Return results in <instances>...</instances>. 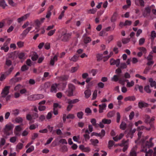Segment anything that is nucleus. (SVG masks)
Returning a JSON list of instances; mask_svg holds the SVG:
<instances>
[{
	"instance_id": "nucleus-23",
	"label": "nucleus",
	"mask_w": 156,
	"mask_h": 156,
	"mask_svg": "<svg viewBox=\"0 0 156 156\" xmlns=\"http://www.w3.org/2000/svg\"><path fill=\"white\" fill-rule=\"evenodd\" d=\"M7 6V5L4 0H0V6L5 9Z\"/></svg>"
},
{
	"instance_id": "nucleus-49",
	"label": "nucleus",
	"mask_w": 156,
	"mask_h": 156,
	"mask_svg": "<svg viewBox=\"0 0 156 156\" xmlns=\"http://www.w3.org/2000/svg\"><path fill=\"white\" fill-rule=\"evenodd\" d=\"M97 60L98 61H100L103 58V55L98 54L97 55Z\"/></svg>"
},
{
	"instance_id": "nucleus-51",
	"label": "nucleus",
	"mask_w": 156,
	"mask_h": 156,
	"mask_svg": "<svg viewBox=\"0 0 156 156\" xmlns=\"http://www.w3.org/2000/svg\"><path fill=\"white\" fill-rule=\"evenodd\" d=\"M22 129L20 125L16 126L15 128V131L20 132L22 130Z\"/></svg>"
},
{
	"instance_id": "nucleus-28",
	"label": "nucleus",
	"mask_w": 156,
	"mask_h": 156,
	"mask_svg": "<svg viewBox=\"0 0 156 156\" xmlns=\"http://www.w3.org/2000/svg\"><path fill=\"white\" fill-rule=\"evenodd\" d=\"M144 89V90L147 93L150 94L151 92V90L150 89V86L148 85L145 86Z\"/></svg>"
},
{
	"instance_id": "nucleus-9",
	"label": "nucleus",
	"mask_w": 156,
	"mask_h": 156,
	"mask_svg": "<svg viewBox=\"0 0 156 156\" xmlns=\"http://www.w3.org/2000/svg\"><path fill=\"white\" fill-rule=\"evenodd\" d=\"M33 99L34 100L41 99L44 97V95L42 94H37L32 96Z\"/></svg>"
},
{
	"instance_id": "nucleus-35",
	"label": "nucleus",
	"mask_w": 156,
	"mask_h": 156,
	"mask_svg": "<svg viewBox=\"0 0 156 156\" xmlns=\"http://www.w3.org/2000/svg\"><path fill=\"white\" fill-rule=\"evenodd\" d=\"M97 11V9L96 8H93L90 9L87 11V13L89 14H95Z\"/></svg>"
},
{
	"instance_id": "nucleus-25",
	"label": "nucleus",
	"mask_w": 156,
	"mask_h": 156,
	"mask_svg": "<svg viewBox=\"0 0 156 156\" xmlns=\"http://www.w3.org/2000/svg\"><path fill=\"white\" fill-rule=\"evenodd\" d=\"M23 144L22 143H19L16 147V151H19L23 147Z\"/></svg>"
},
{
	"instance_id": "nucleus-21",
	"label": "nucleus",
	"mask_w": 156,
	"mask_h": 156,
	"mask_svg": "<svg viewBox=\"0 0 156 156\" xmlns=\"http://www.w3.org/2000/svg\"><path fill=\"white\" fill-rule=\"evenodd\" d=\"M117 13L116 12H114L111 18V21L112 22H115L117 20Z\"/></svg>"
},
{
	"instance_id": "nucleus-50",
	"label": "nucleus",
	"mask_w": 156,
	"mask_h": 156,
	"mask_svg": "<svg viewBox=\"0 0 156 156\" xmlns=\"http://www.w3.org/2000/svg\"><path fill=\"white\" fill-rule=\"evenodd\" d=\"M19 113V111L17 109H16L14 110H13L12 111V114L15 116L17 115Z\"/></svg>"
},
{
	"instance_id": "nucleus-40",
	"label": "nucleus",
	"mask_w": 156,
	"mask_h": 156,
	"mask_svg": "<svg viewBox=\"0 0 156 156\" xmlns=\"http://www.w3.org/2000/svg\"><path fill=\"white\" fill-rule=\"evenodd\" d=\"M13 69V67H12L10 68L7 71L5 72V75L8 76L10 74Z\"/></svg>"
},
{
	"instance_id": "nucleus-59",
	"label": "nucleus",
	"mask_w": 156,
	"mask_h": 156,
	"mask_svg": "<svg viewBox=\"0 0 156 156\" xmlns=\"http://www.w3.org/2000/svg\"><path fill=\"white\" fill-rule=\"evenodd\" d=\"M56 31L55 29H54L53 30H50L48 33V36H51L52 35L55 33V31Z\"/></svg>"
},
{
	"instance_id": "nucleus-4",
	"label": "nucleus",
	"mask_w": 156,
	"mask_h": 156,
	"mask_svg": "<svg viewBox=\"0 0 156 156\" xmlns=\"http://www.w3.org/2000/svg\"><path fill=\"white\" fill-rule=\"evenodd\" d=\"M10 88L9 86H6L4 88L1 94L2 97H5L8 95L9 92Z\"/></svg>"
},
{
	"instance_id": "nucleus-63",
	"label": "nucleus",
	"mask_w": 156,
	"mask_h": 156,
	"mask_svg": "<svg viewBox=\"0 0 156 156\" xmlns=\"http://www.w3.org/2000/svg\"><path fill=\"white\" fill-rule=\"evenodd\" d=\"M5 64L6 65L8 66H9L11 65L12 62L10 60L7 59L6 60Z\"/></svg>"
},
{
	"instance_id": "nucleus-18",
	"label": "nucleus",
	"mask_w": 156,
	"mask_h": 156,
	"mask_svg": "<svg viewBox=\"0 0 156 156\" xmlns=\"http://www.w3.org/2000/svg\"><path fill=\"white\" fill-rule=\"evenodd\" d=\"M57 84L56 83L54 84L51 87V92L55 93L57 91Z\"/></svg>"
},
{
	"instance_id": "nucleus-16",
	"label": "nucleus",
	"mask_w": 156,
	"mask_h": 156,
	"mask_svg": "<svg viewBox=\"0 0 156 156\" xmlns=\"http://www.w3.org/2000/svg\"><path fill=\"white\" fill-rule=\"evenodd\" d=\"M149 82L150 83V85L151 87H154L156 88V82L154 81L152 78H150L149 79Z\"/></svg>"
},
{
	"instance_id": "nucleus-33",
	"label": "nucleus",
	"mask_w": 156,
	"mask_h": 156,
	"mask_svg": "<svg viewBox=\"0 0 156 156\" xmlns=\"http://www.w3.org/2000/svg\"><path fill=\"white\" fill-rule=\"evenodd\" d=\"M15 122L18 123H21L23 122V119L21 117H18L15 119Z\"/></svg>"
},
{
	"instance_id": "nucleus-15",
	"label": "nucleus",
	"mask_w": 156,
	"mask_h": 156,
	"mask_svg": "<svg viewBox=\"0 0 156 156\" xmlns=\"http://www.w3.org/2000/svg\"><path fill=\"white\" fill-rule=\"evenodd\" d=\"M79 56L77 55H74L73 57H69V58L71 61L73 62H76L78 60Z\"/></svg>"
},
{
	"instance_id": "nucleus-57",
	"label": "nucleus",
	"mask_w": 156,
	"mask_h": 156,
	"mask_svg": "<svg viewBox=\"0 0 156 156\" xmlns=\"http://www.w3.org/2000/svg\"><path fill=\"white\" fill-rule=\"evenodd\" d=\"M28 129V128H27L25 130L23 131V132L22 133V135L23 136H26L28 135L29 133V132L27 130Z\"/></svg>"
},
{
	"instance_id": "nucleus-53",
	"label": "nucleus",
	"mask_w": 156,
	"mask_h": 156,
	"mask_svg": "<svg viewBox=\"0 0 156 156\" xmlns=\"http://www.w3.org/2000/svg\"><path fill=\"white\" fill-rule=\"evenodd\" d=\"M130 41V38H125L122 39V41L123 44H126L128 43Z\"/></svg>"
},
{
	"instance_id": "nucleus-17",
	"label": "nucleus",
	"mask_w": 156,
	"mask_h": 156,
	"mask_svg": "<svg viewBox=\"0 0 156 156\" xmlns=\"http://www.w3.org/2000/svg\"><path fill=\"white\" fill-rule=\"evenodd\" d=\"M68 103L69 104L72 105V104H73L76 103L79 101V100L78 99H75L73 100H71L69 99L67 100Z\"/></svg>"
},
{
	"instance_id": "nucleus-60",
	"label": "nucleus",
	"mask_w": 156,
	"mask_h": 156,
	"mask_svg": "<svg viewBox=\"0 0 156 156\" xmlns=\"http://www.w3.org/2000/svg\"><path fill=\"white\" fill-rule=\"evenodd\" d=\"M151 9L150 7H147L145 8V12L147 14H149L151 12Z\"/></svg>"
},
{
	"instance_id": "nucleus-39",
	"label": "nucleus",
	"mask_w": 156,
	"mask_h": 156,
	"mask_svg": "<svg viewBox=\"0 0 156 156\" xmlns=\"http://www.w3.org/2000/svg\"><path fill=\"white\" fill-rule=\"evenodd\" d=\"M85 112L87 114V115L91 114L92 112L91 110L89 108H87L85 109Z\"/></svg>"
},
{
	"instance_id": "nucleus-47",
	"label": "nucleus",
	"mask_w": 156,
	"mask_h": 156,
	"mask_svg": "<svg viewBox=\"0 0 156 156\" xmlns=\"http://www.w3.org/2000/svg\"><path fill=\"white\" fill-rule=\"evenodd\" d=\"M90 122L93 126H95V127H97V124H96V120L95 119H91L90 121Z\"/></svg>"
},
{
	"instance_id": "nucleus-34",
	"label": "nucleus",
	"mask_w": 156,
	"mask_h": 156,
	"mask_svg": "<svg viewBox=\"0 0 156 156\" xmlns=\"http://www.w3.org/2000/svg\"><path fill=\"white\" fill-rule=\"evenodd\" d=\"M83 114H84L82 112H79L77 113V116L79 119H82L83 118Z\"/></svg>"
},
{
	"instance_id": "nucleus-54",
	"label": "nucleus",
	"mask_w": 156,
	"mask_h": 156,
	"mask_svg": "<svg viewBox=\"0 0 156 156\" xmlns=\"http://www.w3.org/2000/svg\"><path fill=\"white\" fill-rule=\"evenodd\" d=\"M5 26V20H2L0 22V28H3Z\"/></svg>"
},
{
	"instance_id": "nucleus-32",
	"label": "nucleus",
	"mask_w": 156,
	"mask_h": 156,
	"mask_svg": "<svg viewBox=\"0 0 156 156\" xmlns=\"http://www.w3.org/2000/svg\"><path fill=\"white\" fill-rule=\"evenodd\" d=\"M102 122L104 124H109L111 123V121L109 119H104L102 120Z\"/></svg>"
},
{
	"instance_id": "nucleus-7",
	"label": "nucleus",
	"mask_w": 156,
	"mask_h": 156,
	"mask_svg": "<svg viewBox=\"0 0 156 156\" xmlns=\"http://www.w3.org/2000/svg\"><path fill=\"white\" fill-rule=\"evenodd\" d=\"M30 16V13H27L23 16L18 18L17 20V22L19 23H20L21 22L26 20Z\"/></svg>"
},
{
	"instance_id": "nucleus-22",
	"label": "nucleus",
	"mask_w": 156,
	"mask_h": 156,
	"mask_svg": "<svg viewBox=\"0 0 156 156\" xmlns=\"http://www.w3.org/2000/svg\"><path fill=\"white\" fill-rule=\"evenodd\" d=\"M93 131V127L92 125H88V130L86 129L85 131V133H90Z\"/></svg>"
},
{
	"instance_id": "nucleus-52",
	"label": "nucleus",
	"mask_w": 156,
	"mask_h": 156,
	"mask_svg": "<svg viewBox=\"0 0 156 156\" xmlns=\"http://www.w3.org/2000/svg\"><path fill=\"white\" fill-rule=\"evenodd\" d=\"M46 108V107L44 105H40L38 107V110L40 111H44Z\"/></svg>"
},
{
	"instance_id": "nucleus-13",
	"label": "nucleus",
	"mask_w": 156,
	"mask_h": 156,
	"mask_svg": "<svg viewBox=\"0 0 156 156\" xmlns=\"http://www.w3.org/2000/svg\"><path fill=\"white\" fill-rule=\"evenodd\" d=\"M106 107V105L105 103H103L101 105H99V112L100 113H101L103 112V110H105Z\"/></svg>"
},
{
	"instance_id": "nucleus-2",
	"label": "nucleus",
	"mask_w": 156,
	"mask_h": 156,
	"mask_svg": "<svg viewBox=\"0 0 156 156\" xmlns=\"http://www.w3.org/2000/svg\"><path fill=\"white\" fill-rule=\"evenodd\" d=\"M71 36V35L67 33V31L65 30V32H62L61 34V36H59L57 39V40L61 39L63 41L66 42L67 41Z\"/></svg>"
},
{
	"instance_id": "nucleus-27",
	"label": "nucleus",
	"mask_w": 156,
	"mask_h": 156,
	"mask_svg": "<svg viewBox=\"0 0 156 156\" xmlns=\"http://www.w3.org/2000/svg\"><path fill=\"white\" fill-rule=\"evenodd\" d=\"M120 128L122 130H125L126 127V125L124 122H122L121 124L120 125Z\"/></svg>"
},
{
	"instance_id": "nucleus-62",
	"label": "nucleus",
	"mask_w": 156,
	"mask_h": 156,
	"mask_svg": "<svg viewBox=\"0 0 156 156\" xmlns=\"http://www.w3.org/2000/svg\"><path fill=\"white\" fill-rule=\"evenodd\" d=\"M114 115V113L113 112H110L107 114V116L108 118H111L113 117Z\"/></svg>"
},
{
	"instance_id": "nucleus-6",
	"label": "nucleus",
	"mask_w": 156,
	"mask_h": 156,
	"mask_svg": "<svg viewBox=\"0 0 156 156\" xmlns=\"http://www.w3.org/2000/svg\"><path fill=\"white\" fill-rule=\"evenodd\" d=\"M127 143L126 141L122 140V143L119 144L120 146H124V147L123 149V151L124 152H125L127 150L128 147V145L126 144Z\"/></svg>"
},
{
	"instance_id": "nucleus-29",
	"label": "nucleus",
	"mask_w": 156,
	"mask_h": 156,
	"mask_svg": "<svg viewBox=\"0 0 156 156\" xmlns=\"http://www.w3.org/2000/svg\"><path fill=\"white\" fill-rule=\"evenodd\" d=\"M9 4L12 6H16L17 4L14 0H8Z\"/></svg>"
},
{
	"instance_id": "nucleus-12",
	"label": "nucleus",
	"mask_w": 156,
	"mask_h": 156,
	"mask_svg": "<svg viewBox=\"0 0 156 156\" xmlns=\"http://www.w3.org/2000/svg\"><path fill=\"white\" fill-rule=\"evenodd\" d=\"M143 145H144V147H145L146 148L147 147L148 148H149L151 147H153L154 145V144L153 143H152V142H150L149 141H147L145 144H143Z\"/></svg>"
},
{
	"instance_id": "nucleus-46",
	"label": "nucleus",
	"mask_w": 156,
	"mask_h": 156,
	"mask_svg": "<svg viewBox=\"0 0 156 156\" xmlns=\"http://www.w3.org/2000/svg\"><path fill=\"white\" fill-rule=\"evenodd\" d=\"M28 69L29 67L27 65H25L22 66L21 69V70L22 71H24L27 70Z\"/></svg>"
},
{
	"instance_id": "nucleus-10",
	"label": "nucleus",
	"mask_w": 156,
	"mask_h": 156,
	"mask_svg": "<svg viewBox=\"0 0 156 156\" xmlns=\"http://www.w3.org/2000/svg\"><path fill=\"white\" fill-rule=\"evenodd\" d=\"M135 3L137 6H140L144 7V2L143 0H135Z\"/></svg>"
},
{
	"instance_id": "nucleus-24",
	"label": "nucleus",
	"mask_w": 156,
	"mask_h": 156,
	"mask_svg": "<svg viewBox=\"0 0 156 156\" xmlns=\"http://www.w3.org/2000/svg\"><path fill=\"white\" fill-rule=\"evenodd\" d=\"M38 58V55L37 53L35 52H33L31 56V59L33 61H35L37 60Z\"/></svg>"
},
{
	"instance_id": "nucleus-55",
	"label": "nucleus",
	"mask_w": 156,
	"mask_h": 156,
	"mask_svg": "<svg viewBox=\"0 0 156 156\" xmlns=\"http://www.w3.org/2000/svg\"><path fill=\"white\" fill-rule=\"evenodd\" d=\"M75 118L74 115L73 114H69L66 116L67 119H73Z\"/></svg>"
},
{
	"instance_id": "nucleus-48",
	"label": "nucleus",
	"mask_w": 156,
	"mask_h": 156,
	"mask_svg": "<svg viewBox=\"0 0 156 156\" xmlns=\"http://www.w3.org/2000/svg\"><path fill=\"white\" fill-rule=\"evenodd\" d=\"M25 54L23 52H21L18 55V57L20 59H23L25 56Z\"/></svg>"
},
{
	"instance_id": "nucleus-31",
	"label": "nucleus",
	"mask_w": 156,
	"mask_h": 156,
	"mask_svg": "<svg viewBox=\"0 0 156 156\" xmlns=\"http://www.w3.org/2000/svg\"><path fill=\"white\" fill-rule=\"evenodd\" d=\"M85 97L86 98H88L91 94V92L89 90H87L84 92Z\"/></svg>"
},
{
	"instance_id": "nucleus-20",
	"label": "nucleus",
	"mask_w": 156,
	"mask_h": 156,
	"mask_svg": "<svg viewBox=\"0 0 156 156\" xmlns=\"http://www.w3.org/2000/svg\"><path fill=\"white\" fill-rule=\"evenodd\" d=\"M136 98L134 96H129L126 97L124 100L125 101H134L135 100Z\"/></svg>"
},
{
	"instance_id": "nucleus-14",
	"label": "nucleus",
	"mask_w": 156,
	"mask_h": 156,
	"mask_svg": "<svg viewBox=\"0 0 156 156\" xmlns=\"http://www.w3.org/2000/svg\"><path fill=\"white\" fill-rule=\"evenodd\" d=\"M32 28V27H27L23 31L21 35L23 36H26L29 31Z\"/></svg>"
},
{
	"instance_id": "nucleus-37",
	"label": "nucleus",
	"mask_w": 156,
	"mask_h": 156,
	"mask_svg": "<svg viewBox=\"0 0 156 156\" xmlns=\"http://www.w3.org/2000/svg\"><path fill=\"white\" fill-rule=\"evenodd\" d=\"M5 43L4 44V46L1 47V49L2 50H4L5 52H7L9 49V47L8 46H6L5 45Z\"/></svg>"
},
{
	"instance_id": "nucleus-42",
	"label": "nucleus",
	"mask_w": 156,
	"mask_h": 156,
	"mask_svg": "<svg viewBox=\"0 0 156 156\" xmlns=\"http://www.w3.org/2000/svg\"><path fill=\"white\" fill-rule=\"evenodd\" d=\"M127 67V65L125 63H121L120 65V68L121 69H125Z\"/></svg>"
},
{
	"instance_id": "nucleus-36",
	"label": "nucleus",
	"mask_w": 156,
	"mask_h": 156,
	"mask_svg": "<svg viewBox=\"0 0 156 156\" xmlns=\"http://www.w3.org/2000/svg\"><path fill=\"white\" fill-rule=\"evenodd\" d=\"M78 69V66L72 67L69 70V72L71 73H73L76 72Z\"/></svg>"
},
{
	"instance_id": "nucleus-8",
	"label": "nucleus",
	"mask_w": 156,
	"mask_h": 156,
	"mask_svg": "<svg viewBox=\"0 0 156 156\" xmlns=\"http://www.w3.org/2000/svg\"><path fill=\"white\" fill-rule=\"evenodd\" d=\"M138 106L139 108H143L148 107L149 106V104L143 101H140L138 103Z\"/></svg>"
},
{
	"instance_id": "nucleus-3",
	"label": "nucleus",
	"mask_w": 156,
	"mask_h": 156,
	"mask_svg": "<svg viewBox=\"0 0 156 156\" xmlns=\"http://www.w3.org/2000/svg\"><path fill=\"white\" fill-rule=\"evenodd\" d=\"M75 89V87L73 85L69 84V90L68 91L67 95L69 97L73 96V92Z\"/></svg>"
},
{
	"instance_id": "nucleus-41",
	"label": "nucleus",
	"mask_w": 156,
	"mask_h": 156,
	"mask_svg": "<svg viewBox=\"0 0 156 156\" xmlns=\"http://www.w3.org/2000/svg\"><path fill=\"white\" fill-rule=\"evenodd\" d=\"M90 141L94 145H95L96 144L99 143V141L97 139H91L90 140Z\"/></svg>"
},
{
	"instance_id": "nucleus-11",
	"label": "nucleus",
	"mask_w": 156,
	"mask_h": 156,
	"mask_svg": "<svg viewBox=\"0 0 156 156\" xmlns=\"http://www.w3.org/2000/svg\"><path fill=\"white\" fill-rule=\"evenodd\" d=\"M83 38L84 42L86 44L89 43L90 42L91 40L90 37L87 36V34H86L83 35Z\"/></svg>"
},
{
	"instance_id": "nucleus-43",
	"label": "nucleus",
	"mask_w": 156,
	"mask_h": 156,
	"mask_svg": "<svg viewBox=\"0 0 156 156\" xmlns=\"http://www.w3.org/2000/svg\"><path fill=\"white\" fill-rule=\"evenodd\" d=\"M114 144V142L113 140H110L108 142V148L110 149H111L112 146Z\"/></svg>"
},
{
	"instance_id": "nucleus-61",
	"label": "nucleus",
	"mask_w": 156,
	"mask_h": 156,
	"mask_svg": "<svg viewBox=\"0 0 156 156\" xmlns=\"http://www.w3.org/2000/svg\"><path fill=\"white\" fill-rule=\"evenodd\" d=\"M135 76L136 77L139 78L144 80H146V78L145 77L141 76L139 74H136L135 75Z\"/></svg>"
},
{
	"instance_id": "nucleus-26",
	"label": "nucleus",
	"mask_w": 156,
	"mask_h": 156,
	"mask_svg": "<svg viewBox=\"0 0 156 156\" xmlns=\"http://www.w3.org/2000/svg\"><path fill=\"white\" fill-rule=\"evenodd\" d=\"M129 156H137L136 153L134 148H132L129 154Z\"/></svg>"
},
{
	"instance_id": "nucleus-58",
	"label": "nucleus",
	"mask_w": 156,
	"mask_h": 156,
	"mask_svg": "<svg viewBox=\"0 0 156 156\" xmlns=\"http://www.w3.org/2000/svg\"><path fill=\"white\" fill-rule=\"evenodd\" d=\"M85 134L83 135V136L86 141L89 140L90 138V136L89 135L90 133H85Z\"/></svg>"
},
{
	"instance_id": "nucleus-38",
	"label": "nucleus",
	"mask_w": 156,
	"mask_h": 156,
	"mask_svg": "<svg viewBox=\"0 0 156 156\" xmlns=\"http://www.w3.org/2000/svg\"><path fill=\"white\" fill-rule=\"evenodd\" d=\"M34 147L33 146H31L26 151V153H30L34 151Z\"/></svg>"
},
{
	"instance_id": "nucleus-30",
	"label": "nucleus",
	"mask_w": 156,
	"mask_h": 156,
	"mask_svg": "<svg viewBox=\"0 0 156 156\" xmlns=\"http://www.w3.org/2000/svg\"><path fill=\"white\" fill-rule=\"evenodd\" d=\"M126 81L127 82L126 86L128 87H131L133 86L134 85V82L133 80L129 82L128 80H126Z\"/></svg>"
},
{
	"instance_id": "nucleus-45",
	"label": "nucleus",
	"mask_w": 156,
	"mask_h": 156,
	"mask_svg": "<svg viewBox=\"0 0 156 156\" xmlns=\"http://www.w3.org/2000/svg\"><path fill=\"white\" fill-rule=\"evenodd\" d=\"M24 43L23 42L19 41L17 43V44L19 48H22L24 46Z\"/></svg>"
},
{
	"instance_id": "nucleus-1",
	"label": "nucleus",
	"mask_w": 156,
	"mask_h": 156,
	"mask_svg": "<svg viewBox=\"0 0 156 156\" xmlns=\"http://www.w3.org/2000/svg\"><path fill=\"white\" fill-rule=\"evenodd\" d=\"M14 125L11 123L7 124L4 129V133L7 136H9L12 133V129Z\"/></svg>"
},
{
	"instance_id": "nucleus-44",
	"label": "nucleus",
	"mask_w": 156,
	"mask_h": 156,
	"mask_svg": "<svg viewBox=\"0 0 156 156\" xmlns=\"http://www.w3.org/2000/svg\"><path fill=\"white\" fill-rule=\"evenodd\" d=\"M145 39L144 37L140 38L139 41V44L140 45H143L145 42Z\"/></svg>"
},
{
	"instance_id": "nucleus-64",
	"label": "nucleus",
	"mask_w": 156,
	"mask_h": 156,
	"mask_svg": "<svg viewBox=\"0 0 156 156\" xmlns=\"http://www.w3.org/2000/svg\"><path fill=\"white\" fill-rule=\"evenodd\" d=\"M151 37L153 38H154L156 37V33L155 31L153 30L151 31Z\"/></svg>"
},
{
	"instance_id": "nucleus-19",
	"label": "nucleus",
	"mask_w": 156,
	"mask_h": 156,
	"mask_svg": "<svg viewBox=\"0 0 156 156\" xmlns=\"http://www.w3.org/2000/svg\"><path fill=\"white\" fill-rule=\"evenodd\" d=\"M58 60L57 56L56 55L54 56L53 58L51 59L50 64L51 66H54V65L55 62L56 61Z\"/></svg>"
},
{
	"instance_id": "nucleus-56",
	"label": "nucleus",
	"mask_w": 156,
	"mask_h": 156,
	"mask_svg": "<svg viewBox=\"0 0 156 156\" xmlns=\"http://www.w3.org/2000/svg\"><path fill=\"white\" fill-rule=\"evenodd\" d=\"M17 139V137L16 136H13L11 137L10 139V141L12 143H15Z\"/></svg>"
},
{
	"instance_id": "nucleus-5",
	"label": "nucleus",
	"mask_w": 156,
	"mask_h": 156,
	"mask_svg": "<svg viewBox=\"0 0 156 156\" xmlns=\"http://www.w3.org/2000/svg\"><path fill=\"white\" fill-rule=\"evenodd\" d=\"M142 151L145 153V156H151L152 154H153V151L152 150L149 149L147 150L145 147H144Z\"/></svg>"
}]
</instances>
